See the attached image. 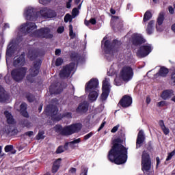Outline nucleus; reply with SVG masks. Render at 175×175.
I'll return each mask as SVG.
<instances>
[{
    "mask_svg": "<svg viewBox=\"0 0 175 175\" xmlns=\"http://www.w3.org/2000/svg\"><path fill=\"white\" fill-rule=\"evenodd\" d=\"M88 107H90V104H88V102L83 101L79 104L76 109V113H78V114H84L88 111Z\"/></svg>",
    "mask_w": 175,
    "mask_h": 175,
    "instance_id": "nucleus-19",
    "label": "nucleus"
},
{
    "mask_svg": "<svg viewBox=\"0 0 175 175\" xmlns=\"http://www.w3.org/2000/svg\"><path fill=\"white\" fill-rule=\"evenodd\" d=\"M4 116L7 118V124H8V125H14V124H16L14 118H13V116L10 112H9V111H5Z\"/></svg>",
    "mask_w": 175,
    "mask_h": 175,
    "instance_id": "nucleus-24",
    "label": "nucleus"
},
{
    "mask_svg": "<svg viewBox=\"0 0 175 175\" xmlns=\"http://www.w3.org/2000/svg\"><path fill=\"white\" fill-rule=\"evenodd\" d=\"M26 98H27L28 102H29L30 103H32V102H34V100H35V96H33V94H27L26 96Z\"/></svg>",
    "mask_w": 175,
    "mask_h": 175,
    "instance_id": "nucleus-39",
    "label": "nucleus"
},
{
    "mask_svg": "<svg viewBox=\"0 0 175 175\" xmlns=\"http://www.w3.org/2000/svg\"><path fill=\"white\" fill-rule=\"evenodd\" d=\"M120 77L123 81H131L133 79V68L129 66H124L120 70Z\"/></svg>",
    "mask_w": 175,
    "mask_h": 175,
    "instance_id": "nucleus-8",
    "label": "nucleus"
},
{
    "mask_svg": "<svg viewBox=\"0 0 175 175\" xmlns=\"http://www.w3.org/2000/svg\"><path fill=\"white\" fill-rule=\"evenodd\" d=\"M75 66H76V64L71 62L63 67L62 70L60 71L59 77H69L70 76V73H72V71L75 69Z\"/></svg>",
    "mask_w": 175,
    "mask_h": 175,
    "instance_id": "nucleus-14",
    "label": "nucleus"
},
{
    "mask_svg": "<svg viewBox=\"0 0 175 175\" xmlns=\"http://www.w3.org/2000/svg\"><path fill=\"white\" fill-rule=\"evenodd\" d=\"M40 14L44 18H53L57 17V12L53 10L48 9L47 8H42L40 10Z\"/></svg>",
    "mask_w": 175,
    "mask_h": 175,
    "instance_id": "nucleus-15",
    "label": "nucleus"
},
{
    "mask_svg": "<svg viewBox=\"0 0 175 175\" xmlns=\"http://www.w3.org/2000/svg\"><path fill=\"white\" fill-rule=\"evenodd\" d=\"M55 55H61V49H56L55 51Z\"/></svg>",
    "mask_w": 175,
    "mask_h": 175,
    "instance_id": "nucleus-63",
    "label": "nucleus"
},
{
    "mask_svg": "<svg viewBox=\"0 0 175 175\" xmlns=\"http://www.w3.org/2000/svg\"><path fill=\"white\" fill-rule=\"evenodd\" d=\"M161 129H162L164 135H169V133H170V130H169V128L166 127V126L163 127Z\"/></svg>",
    "mask_w": 175,
    "mask_h": 175,
    "instance_id": "nucleus-49",
    "label": "nucleus"
},
{
    "mask_svg": "<svg viewBox=\"0 0 175 175\" xmlns=\"http://www.w3.org/2000/svg\"><path fill=\"white\" fill-rule=\"evenodd\" d=\"M152 18V14L150 11H146L144 15L143 21L144 23H147L149 20H151Z\"/></svg>",
    "mask_w": 175,
    "mask_h": 175,
    "instance_id": "nucleus-34",
    "label": "nucleus"
},
{
    "mask_svg": "<svg viewBox=\"0 0 175 175\" xmlns=\"http://www.w3.org/2000/svg\"><path fill=\"white\" fill-rule=\"evenodd\" d=\"M94 135V133L93 132H90L88 134L85 135L83 137V139L84 140H88V139H90V137H92V136Z\"/></svg>",
    "mask_w": 175,
    "mask_h": 175,
    "instance_id": "nucleus-50",
    "label": "nucleus"
},
{
    "mask_svg": "<svg viewBox=\"0 0 175 175\" xmlns=\"http://www.w3.org/2000/svg\"><path fill=\"white\" fill-rule=\"evenodd\" d=\"M13 53H14V46L12 45L8 49L6 54L7 55H10V57H12Z\"/></svg>",
    "mask_w": 175,
    "mask_h": 175,
    "instance_id": "nucleus-38",
    "label": "nucleus"
},
{
    "mask_svg": "<svg viewBox=\"0 0 175 175\" xmlns=\"http://www.w3.org/2000/svg\"><path fill=\"white\" fill-rule=\"evenodd\" d=\"M156 161H157L156 167L157 169H158V166H159V164L161 163V159H159V157H156Z\"/></svg>",
    "mask_w": 175,
    "mask_h": 175,
    "instance_id": "nucleus-62",
    "label": "nucleus"
},
{
    "mask_svg": "<svg viewBox=\"0 0 175 175\" xmlns=\"http://www.w3.org/2000/svg\"><path fill=\"white\" fill-rule=\"evenodd\" d=\"M83 125L81 123H75L64 128L61 124H56L54 127L55 132L59 133L62 136H70L75 133H79L81 131Z\"/></svg>",
    "mask_w": 175,
    "mask_h": 175,
    "instance_id": "nucleus-2",
    "label": "nucleus"
},
{
    "mask_svg": "<svg viewBox=\"0 0 175 175\" xmlns=\"http://www.w3.org/2000/svg\"><path fill=\"white\" fill-rule=\"evenodd\" d=\"M106 39L107 37L105 36L101 41V47L105 54H111L116 47L121 46V41H118L117 39L113 40L112 42Z\"/></svg>",
    "mask_w": 175,
    "mask_h": 175,
    "instance_id": "nucleus-4",
    "label": "nucleus"
},
{
    "mask_svg": "<svg viewBox=\"0 0 175 175\" xmlns=\"http://www.w3.org/2000/svg\"><path fill=\"white\" fill-rule=\"evenodd\" d=\"M27 70L28 68H27V67L14 68L11 71V77L14 81H16V83H21V81L24 80V77H25Z\"/></svg>",
    "mask_w": 175,
    "mask_h": 175,
    "instance_id": "nucleus-6",
    "label": "nucleus"
},
{
    "mask_svg": "<svg viewBox=\"0 0 175 175\" xmlns=\"http://www.w3.org/2000/svg\"><path fill=\"white\" fill-rule=\"evenodd\" d=\"M151 51H152L151 45H142L137 51V57H138V58H144V57H147Z\"/></svg>",
    "mask_w": 175,
    "mask_h": 175,
    "instance_id": "nucleus-13",
    "label": "nucleus"
},
{
    "mask_svg": "<svg viewBox=\"0 0 175 175\" xmlns=\"http://www.w3.org/2000/svg\"><path fill=\"white\" fill-rule=\"evenodd\" d=\"M114 20H115V23H118L119 25L117 26L118 29H122V27H124V24L122 23L123 21L120 20V17L118 16H113Z\"/></svg>",
    "mask_w": 175,
    "mask_h": 175,
    "instance_id": "nucleus-35",
    "label": "nucleus"
},
{
    "mask_svg": "<svg viewBox=\"0 0 175 175\" xmlns=\"http://www.w3.org/2000/svg\"><path fill=\"white\" fill-rule=\"evenodd\" d=\"M61 161H62V159H58L53 163V165L52 166V173L55 174L58 172L61 166Z\"/></svg>",
    "mask_w": 175,
    "mask_h": 175,
    "instance_id": "nucleus-28",
    "label": "nucleus"
},
{
    "mask_svg": "<svg viewBox=\"0 0 175 175\" xmlns=\"http://www.w3.org/2000/svg\"><path fill=\"white\" fill-rule=\"evenodd\" d=\"M168 105L167 102L163 100L157 103V107H164V106H167Z\"/></svg>",
    "mask_w": 175,
    "mask_h": 175,
    "instance_id": "nucleus-41",
    "label": "nucleus"
},
{
    "mask_svg": "<svg viewBox=\"0 0 175 175\" xmlns=\"http://www.w3.org/2000/svg\"><path fill=\"white\" fill-rule=\"evenodd\" d=\"M73 18H72V15L69 14H66L64 16V23H68L70 21V23H72V20Z\"/></svg>",
    "mask_w": 175,
    "mask_h": 175,
    "instance_id": "nucleus-40",
    "label": "nucleus"
},
{
    "mask_svg": "<svg viewBox=\"0 0 175 175\" xmlns=\"http://www.w3.org/2000/svg\"><path fill=\"white\" fill-rule=\"evenodd\" d=\"M109 95H110V83H109V79L105 78V80L103 81L102 94L100 95L102 102L106 100V99L109 98Z\"/></svg>",
    "mask_w": 175,
    "mask_h": 175,
    "instance_id": "nucleus-11",
    "label": "nucleus"
},
{
    "mask_svg": "<svg viewBox=\"0 0 175 175\" xmlns=\"http://www.w3.org/2000/svg\"><path fill=\"white\" fill-rule=\"evenodd\" d=\"M36 28H38V26H36L35 23L27 22L21 25L19 31L22 32V33H24V35H27L31 33V32H32L33 29H36Z\"/></svg>",
    "mask_w": 175,
    "mask_h": 175,
    "instance_id": "nucleus-12",
    "label": "nucleus"
},
{
    "mask_svg": "<svg viewBox=\"0 0 175 175\" xmlns=\"http://www.w3.org/2000/svg\"><path fill=\"white\" fill-rule=\"evenodd\" d=\"M62 91H64V89H62V87L57 88L55 87L54 85H51L49 88V92L51 95H59Z\"/></svg>",
    "mask_w": 175,
    "mask_h": 175,
    "instance_id": "nucleus-23",
    "label": "nucleus"
},
{
    "mask_svg": "<svg viewBox=\"0 0 175 175\" xmlns=\"http://www.w3.org/2000/svg\"><path fill=\"white\" fill-rule=\"evenodd\" d=\"M106 124V122H103L99 128L97 130V132H100L103 128H105V125Z\"/></svg>",
    "mask_w": 175,
    "mask_h": 175,
    "instance_id": "nucleus-54",
    "label": "nucleus"
},
{
    "mask_svg": "<svg viewBox=\"0 0 175 175\" xmlns=\"http://www.w3.org/2000/svg\"><path fill=\"white\" fill-rule=\"evenodd\" d=\"M24 65H25V53H23L18 57H15L14 58L13 66L18 68V66H24Z\"/></svg>",
    "mask_w": 175,
    "mask_h": 175,
    "instance_id": "nucleus-18",
    "label": "nucleus"
},
{
    "mask_svg": "<svg viewBox=\"0 0 175 175\" xmlns=\"http://www.w3.org/2000/svg\"><path fill=\"white\" fill-rule=\"evenodd\" d=\"M119 104L123 109H126V107H129L132 105V97L128 94H126L122 96V98L120 100Z\"/></svg>",
    "mask_w": 175,
    "mask_h": 175,
    "instance_id": "nucleus-17",
    "label": "nucleus"
},
{
    "mask_svg": "<svg viewBox=\"0 0 175 175\" xmlns=\"http://www.w3.org/2000/svg\"><path fill=\"white\" fill-rule=\"evenodd\" d=\"M9 99V94L6 93L3 88L0 87V102L3 103Z\"/></svg>",
    "mask_w": 175,
    "mask_h": 175,
    "instance_id": "nucleus-26",
    "label": "nucleus"
},
{
    "mask_svg": "<svg viewBox=\"0 0 175 175\" xmlns=\"http://www.w3.org/2000/svg\"><path fill=\"white\" fill-rule=\"evenodd\" d=\"M159 125L160 126L161 129H162V128H164L165 126V122H163V120H160L159 121Z\"/></svg>",
    "mask_w": 175,
    "mask_h": 175,
    "instance_id": "nucleus-61",
    "label": "nucleus"
},
{
    "mask_svg": "<svg viewBox=\"0 0 175 175\" xmlns=\"http://www.w3.org/2000/svg\"><path fill=\"white\" fill-rule=\"evenodd\" d=\"M25 136H29V137H31V136H33V131H27L25 133Z\"/></svg>",
    "mask_w": 175,
    "mask_h": 175,
    "instance_id": "nucleus-56",
    "label": "nucleus"
},
{
    "mask_svg": "<svg viewBox=\"0 0 175 175\" xmlns=\"http://www.w3.org/2000/svg\"><path fill=\"white\" fill-rule=\"evenodd\" d=\"M144 140H146V137L144 136V131L143 130H140L137 134V141H136V147L137 148L139 147H142V144L144 143Z\"/></svg>",
    "mask_w": 175,
    "mask_h": 175,
    "instance_id": "nucleus-20",
    "label": "nucleus"
},
{
    "mask_svg": "<svg viewBox=\"0 0 175 175\" xmlns=\"http://www.w3.org/2000/svg\"><path fill=\"white\" fill-rule=\"evenodd\" d=\"M68 28L70 38H71V39H75V38H76V33L73 32V26L72 25H70L68 26Z\"/></svg>",
    "mask_w": 175,
    "mask_h": 175,
    "instance_id": "nucleus-36",
    "label": "nucleus"
},
{
    "mask_svg": "<svg viewBox=\"0 0 175 175\" xmlns=\"http://www.w3.org/2000/svg\"><path fill=\"white\" fill-rule=\"evenodd\" d=\"M70 58L74 62H79L80 61V55L76 52H72L70 55Z\"/></svg>",
    "mask_w": 175,
    "mask_h": 175,
    "instance_id": "nucleus-32",
    "label": "nucleus"
},
{
    "mask_svg": "<svg viewBox=\"0 0 175 175\" xmlns=\"http://www.w3.org/2000/svg\"><path fill=\"white\" fill-rule=\"evenodd\" d=\"M118 135L120 136V137H125V133H124V130L122 129H120L119 131H118Z\"/></svg>",
    "mask_w": 175,
    "mask_h": 175,
    "instance_id": "nucleus-59",
    "label": "nucleus"
},
{
    "mask_svg": "<svg viewBox=\"0 0 175 175\" xmlns=\"http://www.w3.org/2000/svg\"><path fill=\"white\" fill-rule=\"evenodd\" d=\"M99 85V81L96 78L91 79L85 86V92H90L89 94V100L92 102H95L99 96V93L98 92V87Z\"/></svg>",
    "mask_w": 175,
    "mask_h": 175,
    "instance_id": "nucleus-3",
    "label": "nucleus"
},
{
    "mask_svg": "<svg viewBox=\"0 0 175 175\" xmlns=\"http://www.w3.org/2000/svg\"><path fill=\"white\" fill-rule=\"evenodd\" d=\"M20 111L21 114L25 118H29V114L28 113V111H27V103H23L20 105Z\"/></svg>",
    "mask_w": 175,
    "mask_h": 175,
    "instance_id": "nucleus-25",
    "label": "nucleus"
},
{
    "mask_svg": "<svg viewBox=\"0 0 175 175\" xmlns=\"http://www.w3.org/2000/svg\"><path fill=\"white\" fill-rule=\"evenodd\" d=\"M118 128H120V124H117L116 126H113L111 130V133H116V132L118 131Z\"/></svg>",
    "mask_w": 175,
    "mask_h": 175,
    "instance_id": "nucleus-51",
    "label": "nucleus"
},
{
    "mask_svg": "<svg viewBox=\"0 0 175 175\" xmlns=\"http://www.w3.org/2000/svg\"><path fill=\"white\" fill-rule=\"evenodd\" d=\"M63 63H64V59H62V58L61 57H59L56 59L55 66H61V65H62Z\"/></svg>",
    "mask_w": 175,
    "mask_h": 175,
    "instance_id": "nucleus-43",
    "label": "nucleus"
},
{
    "mask_svg": "<svg viewBox=\"0 0 175 175\" xmlns=\"http://www.w3.org/2000/svg\"><path fill=\"white\" fill-rule=\"evenodd\" d=\"M26 16L29 20L32 21L33 18H36V12L32 8L28 9L26 12Z\"/></svg>",
    "mask_w": 175,
    "mask_h": 175,
    "instance_id": "nucleus-29",
    "label": "nucleus"
},
{
    "mask_svg": "<svg viewBox=\"0 0 175 175\" xmlns=\"http://www.w3.org/2000/svg\"><path fill=\"white\" fill-rule=\"evenodd\" d=\"M72 16H77V14H79V10L76 8H73L72 11Z\"/></svg>",
    "mask_w": 175,
    "mask_h": 175,
    "instance_id": "nucleus-53",
    "label": "nucleus"
},
{
    "mask_svg": "<svg viewBox=\"0 0 175 175\" xmlns=\"http://www.w3.org/2000/svg\"><path fill=\"white\" fill-rule=\"evenodd\" d=\"M146 149L148 150V151H149L150 152H152V151H154V148L152 147V142H149L148 143V146L146 147Z\"/></svg>",
    "mask_w": 175,
    "mask_h": 175,
    "instance_id": "nucleus-47",
    "label": "nucleus"
},
{
    "mask_svg": "<svg viewBox=\"0 0 175 175\" xmlns=\"http://www.w3.org/2000/svg\"><path fill=\"white\" fill-rule=\"evenodd\" d=\"M23 125H24V126L26 128H31V126H32V123L28 121V120H25L23 121Z\"/></svg>",
    "mask_w": 175,
    "mask_h": 175,
    "instance_id": "nucleus-46",
    "label": "nucleus"
},
{
    "mask_svg": "<svg viewBox=\"0 0 175 175\" xmlns=\"http://www.w3.org/2000/svg\"><path fill=\"white\" fill-rule=\"evenodd\" d=\"M174 91L172 90H163L161 94V98L164 100H166V99H169L172 97V95H173Z\"/></svg>",
    "mask_w": 175,
    "mask_h": 175,
    "instance_id": "nucleus-27",
    "label": "nucleus"
},
{
    "mask_svg": "<svg viewBox=\"0 0 175 175\" xmlns=\"http://www.w3.org/2000/svg\"><path fill=\"white\" fill-rule=\"evenodd\" d=\"M169 74V68L161 66L158 72L154 75V77L157 79L158 77H167Z\"/></svg>",
    "mask_w": 175,
    "mask_h": 175,
    "instance_id": "nucleus-21",
    "label": "nucleus"
},
{
    "mask_svg": "<svg viewBox=\"0 0 175 175\" xmlns=\"http://www.w3.org/2000/svg\"><path fill=\"white\" fill-rule=\"evenodd\" d=\"M44 111L46 116H50L53 121H61V118L57 116V114H58V108L57 107L49 105Z\"/></svg>",
    "mask_w": 175,
    "mask_h": 175,
    "instance_id": "nucleus-9",
    "label": "nucleus"
},
{
    "mask_svg": "<svg viewBox=\"0 0 175 175\" xmlns=\"http://www.w3.org/2000/svg\"><path fill=\"white\" fill-rule=\"evenodd\" d=\"M57 31L58 33H62L65 31V28L64 27H59Z\"/></svg>",
    "mask_w": 175,
    "mask_h": 175,
    "instance_id": "nucleus-57",
    "label": "nucleus"
},
{
    "mask_svg": "<svg viewBox=\"0 0 175 175\" xmlns=\"http://www.w3.org/2000/svg\"><path fill=\"white\" fill-rule=\"evenodd\" d=\"M5 152H11V154H16V150L14 149L13 145H7L4 148Z\"/></svg>",
    "mask_w": 175,
    "mask_h": 175,
    "instance_id": "nucleus-33",
    "label": "nucleus"
},
{
    "mask_svg": "<svg viewBox=\"0 0 175 175\" xmlns=\"http://www.w3.org/2000/svg\"><path fill=\"white\" fill-rule=\"evenodd\" d=\"M151 170V157H150V153L144 150L142 152V170L143 172H146L148 173Z\"/></svg>",
    "mask_w": 175,
    "mask_h": 175,
    "instance_id": "nucleus-7",
    "label": "nucleus"
},
{
    "mask_svg": "<svg viewBox=\"0 0 175 175\" xmlns=\"http://www.w3.org/2000/svg\"><path fill=\"white\" fill-rule=\"evenodd\" d=\"M154 24H155V21L154 20H152L148 23L146 27V33L148 35H152L154 31Z\"/></svg>",
    "mask_w": 175,
    "mask_h": 175,
    "instance_id": "nucleus-30",
    "label": "nucleus"
},
{
    "mask_svg": "<svg viewBox=\"0 0 175 175\" xmlns=\"http://www.w3.org/2000/svg\"><path fill=\"white\" fill-rule=\"evenodd\" d=\"M69 172H70V173H72V174H73L76 173L77 170H76V168H75V167H71V168L70 169Z\"/></svg>",
    "mask_w": 175,
    "mask_h": 175,
    "instance_id": "nucleus-64",
    "label": "nucleus"
},
{
    "mask_svg": "<svg viewBox=\"0 0 175 175\" xmlns=\"http://www.w3.org/2000/svg\"><path fill=\"white\" fill-rule=\"evenodd\" d=\"M88 167H82L80 175H88Z\"/></svg>",
    "mask_w": 175,
    "mask_h": 175,
    "instance_id": "nucleus-44",
    "label": "nucleus"
},
{
    "mask_svg": "<svg viewBox=\"0 0 175 175\" xmlns=\"http://www.w3.org/2000/svg\"><path fill=\"white\" fill-rule=\"evenodd\" d=\"M168 12L170 14H174V8L172 6L170 5L168 7Z\"/></svg>",
    "mask_w": 175,
    "mask_h": 175,
    "instance_id": "nucleus-55",
    "label": "nucleus"
},
{
    "mask_svg": "<svg viewBox=\"0 0 175 175\" xmlns=\"http://www.w3.org/2000/svg\"><path fill=\"white\" fill-rule=\"evenodd\" d=\"M71 144H77L79 143H81V139L78 138L77 139H74L73 141L70 142Z\"/></svg>",
    "mask_w": 175,
    "mask_h": 175,
    "instance_id": "nucleus-52",
    "label": "nucleus"
},
{
    "mask_svg": "<svg viewBox=\"0 0 175 175\" xmlns=\"http://www.w3.org/2000/svg\"><path fill=\"white\" fill-rule=\"evenodd\" d=\"M175 155V150H172L171 152L168 153V155L166 158V161H170L173 157Z\"/></svg>",
    "mask_w": 175,
    "mask_h": 175,
    "instance_id": "nucleus-45",
    "label": "nucleus"
},
{
    "mask_svg": "<svg viewBox=\"0 0 175 175\" xmlns=\"http://www.w3.org/2000/svg\"><path fill=\"white\" fill-rule=\"evenodd\" d=\"M49 2H51V0H40V3H42V5L49 3Z\"/></svg>",
    "mask_w": 175,
    "mask_h": 175,
    "instance_id": "nucleus-60",
    "label": "nucleus"
},
{
    "mask_svg": "<svg viewBox=\"0 0 175 175\" xmlns=\"http://www.w3.org/2000/svg\"><path fill=\"white\" fill-rule=\"evenodd\" d=\"M5 133H7V135H10L11 133L12 136H16V135L18 133V130L17 129H13L12 126H9L8 129L5 130Z\"/></svg>",
    "mask_w": 175,
    "mask_h": 175,
    "instance_id": "nucleus-31",
    "label": "nucleus"
},
{
    "mask_svg": "<svg viewBox=\"0 0 175 175\" xmlns=\"http://www.w3.org/2000/svg\"><path fill=\"white\" fill-rule=\"evenodd\" d=\"M163 21H165V13L160 12L157 21L156 29L159 31H162L159 27L163 24Z\"/></svg>",
    "mask_w": 175,
    "mask_h": 175,
    "instance_id": "nucleus-22",
    "label": "nucleus"
},
{
    "mask_svg": "<svg viewBox=\"0 0 175 175\" xmlns=\"http://www.w3.org/2000/svg\"><path fill=\"white\" fill-rule=\"evenodd\" d=\"M46 136H44V132L43 131H39L38 135L36 136V140H42L44 139Z\"/></svg>",
    "mask_w": 175,
    "mask_h": 175,
    "instance_id": "nucleus-37",
    "label": "nucleus"
},
{
    "mask_svg": "<svg viewBox=\"0 0 175 175\" xmlns=\"http://www.w3.org/2000/svg\"><path fill=\"white\" fill-rule=\"evenodd\" d=\"M89 21L92 25H95L96 24V19H95V18H90Z\"/></svg>",
    "mask_w": 175,
    "mask_h": 175,
    "instance_id": "nucleus-58",
    "label": "nucleus"
},
{
    "mask_svg": "<svg viewBox=\"0 0 175 175\" xmlns=\"http://www.w3.org/2000/svg\"><path fill=\"white\" fill-rule=\"evenodd\" d=\"M146 42L143 36L139 33H134L131 37V42L133 46H142Z\"/></svg>",
    "mask_w": 175,
    "mask_h": 175,
    "instance_id": "nucleus-16",
    "label": "nucleus"
},
{
    "mask_svg": "<svg viewBox=\"0 0 175 175\" xmlns=\"http://www.w3.org/2000/svg\"><path fill=\"white\" fill-rule=\"evenodd\" d=\"M170 80H171L172 84L175 85V69L171 73Z\"/></svg>",
    "mask_w": 175,
    "mask_h": 175,
    "instance_id": "nucleus-42",
    "label": "nucleus"
},
{
    "mask_svg": "<svg viewBox=\"0 0 175 175\" xmlns=\"http://www.w3.org/2000/svg\"><path fill=\"white\" fill-rule=\"evenodd\" d=\"M40 66H42V60L33 62V64L29 69V74L26 77L27 81H29V83H33V81H35V77H36L40 72Z\"/></svg>",
    "mask_w": 175,
    "mask_h": 175,
    "instance_id": "nucleus-5",
    "label": "nucleus"
},
{
    "mask_svg": "<svg viewBox=\"0 0 175 175\" xmlns=\"http://www.w3.org/2000/svg\"><path fill=\"white\" fill-rule=\"evenodd\" d=\"M64 146H59L57 150H56V154H62V152H64Z\"/></svg>",
    "mask_w": 175,
    "mask_h": 175,
    "instance_id": "nucleus-48",
    "label": "nucleus"
},
{
    "mask_svg": "<svg viewBox=\"0 0 175 175\" xmlns=\"http://www.w3.org/2000/svg\"><path fill=\"white\" fill-rule=\"evenodd\" d=\"M123 143L124 139L120 137L113 140L111 148L107 155L109 162L116 165H124L128 161V148L122 145Z\"/></svg>",
    "mask_w": 175,
    "mask_h": 175,
    "instance_id": "nucleus-1",
    "label": "nucleus"
},
{
    "mask_svg": "<svg viewBox=\"0 0 175 175\" xmlns=\"http://www.w3.org/2000/svg\"><path fill=\"white\" fill-rule=\"evenodd\" d=\"M51 30L49 27H42L40 29L36 30L33 33L38 38H42V39H53L54 35L50 33Z\"/></svg>",
    "mask_w": 175,
    "mask_h": 175,
    "instance_id": "nucleus-10",
    "label": "nucleus"
}]
</instances>
